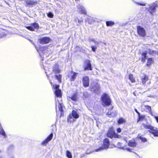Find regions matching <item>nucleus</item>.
<instances>
[{
  "mask_svg": "<svg viewBox=\"0 0 158 158\" xmlns=\"http://www.w3.org/2000/svg\"><path fill=\"white\" fill-rule=\"evenodd\" d=\"M109 141L107 138L103 140V145L102 146L100 147L97 149H96L95 151L98 152L107 149L109 145Z\"/></svg>",
  "mask_w": 158,
  "mask_h": 158,
  "instance_id": "39448f33",
  "label": "nucleus"
},
{
  "mask_svg": "<svg viewBox=\"0 0 158 158\" xmlns=\"http://www.w3.org/2000/svg\"><path fill=\"white\" fill-rule=\"evenodd\" d=\"M128 145L130 147H134L136 146V144L134 140H131L129 141Z\"/></svg>",
  "mask_w": 158,
  "mask_h": 158,
  "instance_id": "5701e85b",
  "label": "nucleus"
},
{
  "mask_svg": "<svg viewBox=\"0 0 158 158\" xmlns=\"http://www.w3.org/2000/svg\"><path fill=\"white\" fill-rule=\"evenodd\" d=\"M56 111L57 112V109L56 108Z\"/></svg>",
  "mask_w": 158,
  "mask_h": 158,
  "instance_id": "603ef678",
  "label": "nucleus"
},
{
  "mask_svg": "<svg viewBox=\"0 0 158 158\" xmlns=\"http://www.w3.org/2000/svg\"><path fill=\"white\" fill-rule=\"evenodd\" d=\"M84 70H92L91 65L89 60H85L84 64Z\"/></svg>",
  "mask_w": 158,
  "mask_h": 158,
  "instance_id": "9d476101",
  "label": "nucleus"
},
{
  "mask_svg": "<svg viewBox=\"0 0 158 158\" xmlns=\"http://www.w3.org/2000/svg\"><path fill=\"white\" fill-rule=\"evenodd\" d=\"M149 132L153 134L154 136H158V131L154 127L152 130H149Z\"/></svg>",
  "mask_w": 158,
  "mask_h": 158,
  "instance_id": "6ab92c4d",
  "label": "nucleus"
},
{
  "mask_svg": "<svg viewBox=\"0 0 158 158\" xmlns=\"http://www.w3.org/2000/svg\"><path fill=\"white\" fill-rule=\"evenodd\" d=\"M145 117V116L144 115H141L140 114H139V118L137 120V122H138L140 120H143Z\"/></svg>",
  "mask_w": 158,
  "mask_h": 158,
  "instance_id": "7c9ffc66",
  "label": "nucleus"
},
{
  "mask_svg": "<svg viewBox=\"0 0 158 158\" xmlns=\"http://www.w3.org/2000/svg\"><path fill=\"white\" fill-rule=\"evenodd\" d=\"M69 98L73 101H76L77 99V94L76 93H74Z\"/></svg>",
  "mask_w": 158,
  "mask_h": 158,
  "instance_id": "4be33fe9",
  "label": "nucleus"
},
{
  "mask_svg": "<svg viewBox=\"0 0 158 158\" xmlns=\"http://www.w3.org/2000/svg\"><path fill=\"white\" fill-rule=\"evenodd\" d=\"M43 65L44 67V69H45V67H44V65Z\"/></svg>",
  "mask_w": 158,
  "mask_h": 158,
  "instance_id": "864d4df0",
  "label": "nucleus"
},
{
  "mask_svg": "<svg viewBox=\"0 0 158 158\" xmlns=\"http://www.w3.org/2000/svg\"><path fill=\"white\" fill-rule=\"evenodd\" d=\"M129 80L131 81L132 83H134L135 82V80L133 77L132 74H130L129 76Z\"/></svg>",
  "mask_w": 158,
  "mask_h": 158,
  "instance_id": "bb28decb",
  "label": "nucleus"
},
{
  "mask_svg": "<svg viewBox=\"0 0 158 158\" xmlns=\"http://www.w3.org/2000/svg\"><path fill=\"white\" fill-rule=\"evenodd\" d=\"M91 91H94V88H91Z\"/></svg>",
  "mask_w": 158,
  "mask_h": 158,
  "instance_id": "de8ad7c7",
  "label": "nucleus"
},
{
  "mask_svg": "<svg viewBox=\"0 0 158 158\" xmlns=\"http://www.w3.org/2000/svg\"><path fill=\"white\" fill-rule=\"evenodd\" d=\"M28 40L35 46L36 50L39 52L41 57H42V56H43V57L44 56L47 57L48 55L49 54V52H48L49 50V49L45 47H42L40 48L39 50L38 48L36 47L35 44L32 40L30 39H28Z\"/></svg>",
  "mask_w": 158,
  "mask_h": 158,
  "instance_id": "f03ea898",
  "label": "nucleus"
},
{
  "mask_svg": "<svg viewBox=\"0 0 158 158\" xmlns=\"http://www.w3.org/2000/svg\"><path fill=\"white\" fill-rule=\"evenodd\" d=\"M38 40L40 44H44L49 43L51 40V39L49 37H45L40 38Z\"/></svg>",
  "mask_w": 158,
  "mask_h": 158,
  "instance_id": "6e6552de",
  "label": "nucleus"
},
{
  "mask_svg": "<svg viewBox=\"0 0 158 158\" xmlns=\"http://www.w3.org/2000/svg\"><path fill=\"white\" fill-rule=\"evenodd\" d=\"M119 148L122 149L123 150H126L128 151H130V152L131 151V148H124L123 147H122L121 148Z\"/></svg>",
  "mask_w": 158,
  "mask_h": 158,
  "instance_id": "4c0bfd02",
  "label": "nucleus"
},
{
  "mask_svg": "<svg viewBox=\"0 0 158 158\" xmlns=\"http://www.w3.org/2000/svg\"><path fill=\"white\" fill-rule=\"evenodd\" d=\"M148 77L145 75H143V76L141 77V82L143 84H144L146 82L148 81Z\"/></svg>",
  "mask_w": 158,
  "mask_h": 158,
  "instance_id": "dca6fc26",
  "label": "nucleus"
},
{
  "mask_svg": "<svg viewBox=\"0 0 158 158\" xmlns=\"http://www.w3.org/2000/svg\"><path fill=\"white\" fill-rule=\"evenodd\" d=\"M106 24L107 26H111L114 25V23L111 21H107L106 22Z\"/></svg>",
  "mask_w": 158,
  "mask_h": 158,
  "instance_id": "393cba45",
  "label": "nucleus"
},
{
  "mask_svg": "<svg viewBox=\"0 0 158 158\" xmlns=\"http://www.w3.org/2000/svg\"><path fill=\"white\" fill-rule=\"evenodd\" d=\"M142 126L145 129H149V130H152L154 127L152 126L151 125L148 124H143Z\"/></svg>",
  "mask_w": 158,
  "mask_h": 158,
  "instance_id": "aec40b11",
  "label": "nucleus"
},
{
  "mask_svg": "<svg viewBox=\"0 0 158 158\" xmlns=\"http://www.w3.org/2000/svg\"><path fill=\"white\" fill-rule=\"evenodd\" d=\"M85 22H88L89 24H91L95 22V20L92 18L87 17L85 19Z\"/></svg>",
  "mask_w": 158,
  "mask_h": 158,
  "instance_id": "a211bd4d",
  "label": "nucleus"
},
{
  "mask_svg": "<svg viewBox=\"0 0 158 158\" xmlns=\"http://www.w3.org/2000/svg\"><path fill=\"white\" fill-rule=\"evenodd\" d=\"M133 2L135 3L136 4L138 5V6H144L146 5L145 3H139L135 1L132 0Z\"/></svg>",
  "mask_w": 158,
  "mask_h": 158,
  "instance_id": "2f4dec72",
  "label": "nucleus"
},
{
  "mask_svg": "<svg viewBox=\"0 0 158 158\" xmlns=\"http://www.w3.org/2000/svg\"><path fill=\"white\" fill-rule=\"evenodd\" d=\"M56 79L58 80L59 81L61 82V76L60 75H56Z\"/></svg>",
  "mask_w": 158,
  "mask_h": 158,
  "instance_id": "473e14b6",
  "label": "nucleus"
},
{
  "mask_svg": "<svg viewBox=\"0 0 158 158\" xmlns=\"http://www.w3.org/2000/svg\"><path fill=\"white\" fill-rule=\"evenodd\" d=\"M144 107L145 108L147 109L149 112H151V108L150 106H144ZM151 114H152V113H151Z\"/></svg>",
  "mask_w": 158,
  "mask_h": 158,
  "instance_id": "72a5a7b5",
  "label": "nucleus"
},
{
  "mask_svg": "<svg viewBox=\"0 0 158 158\" xmlns=\"http://www.w3.org/2000/svg\"><path fill=\"white\" fill-rule=\"evenodd\" d=\"M148 52L150 54H152V53H154L155 51L153 50H151L150 49H148Z\"/></svg>",
  "mask_w": 158,
  "mask_h": 158,
  "instance_id": "58836bf2",
  "label": "nucleus"
},
{
  "mask_svg": "<svg viewBox=\"0 0 158 158\" xmlns=\"http://www.w3.org/2000/svg\"><path fill=\"white\" fill-rule=\"evenodd\" d=\"M139 138L143 142H145L147 141V139L141 136L139 137Z\"/></svg>",
  "mask_w": 158,
  "mask_h": 158,
  "instance_id": "e433bc0d",
  "label": "nucleus"
},
{
  "mask_svg": "<svg viewBox=\"0 0 158 158\" xmlns=\"http://www.w3.org/2000/svg\"><path fill=\"white\" fill-rule=\"evenodd\" d=\"M47 16L48 17L50 18H52L53 17V14L51 12H49L47 14Z\"/></svg>",
  "mask_w": 158,
  "mask_h": 158,
  "instance_id": "f704fd0d",
  "label": "nucleus"
},
{
  "mask_svg": "<svg viewBox=\"0 0 158 158\" xmlns=\"http://www.w3.org/2000/svg\"><path fill=\"white\" fill-rule=\"evenodd\" d=\"M76 1H78L79 0H75Z\"/></svg>",
  "mask_w": 158,
  "mask_h": 158,
  "instance_id": "8fccbe9b",
  "label": "nucleus"
},
{
  "mask_svg": "<svg viewBox=\"0 0 158 158\" xmlns=\"http://www.w3.org/2000/svg\"><path fill=\"white\" fill-rule=\"evenodd\" d=\"M59 85H53V88L55 89L54 93L56 97L55 98L56 105V106L57 103H58L59 110L60 111L61 115L62 112H63V105L61 102L62 94L61 90L59 89Z\"/></svg>",
  "mask_w": 158,
  "mask_h": 158,
  "instance_id": "f257e3e1",
  "label": "nucleus"
},
{
  "mask_svg": "<svg viewBox=\"0 0 158 158\" xmlns=\"http://www.w3.org/2000/svg\"><path fill=\"white\" fill-rule=\"evenodd\" d=\"M125 122V120L122 118H119L118 121V124H121Z\"/></svg>",
  "mask_w": 158,
  "mask_h": 158,
  "instance_id": "c85d7f7f",
  "label": "nucleus"
},
{
  "mask_svg": "<svg viewBox=\"0 0 158 158\" xmlns=\"http://www.w3.org/2000/svg\"><path fill=\"white\" fill-rule=\"evenodd\" d=\"M107 115L108 116L111 117H114V116H116V114H113V113H108L107 114Z\"/></svg>",
  "mask_w": 158,
  "mask_h": 158,
  "instance_id": "c9c22d12",
  "label": "nucleus"
},
{
  "mask_svg": "<svg viewBox=\"0 0 158 158\" xmlns=\"http://www.w3.org/2000/svg\"><path fill=\"white\" fill-rule=\"evenodd\" d=\"M89 78L87 76L83 78V84L85 87H87L89 85Z\"/></svg>",
  "mask_w": 158,
  "mask_h": 158,
  "instance_id": "ddd939ff",
  "label": "nucleus"
},
{
  "mask_svg": "<svg viewBox=\"0 0 158 158\" xmlns=\"http://www.w3.org/2000/svg\"><path fill=\"white\" fill-rule=\"evenodd\" d=\"M50 82V83H51V85H52V82Z\"/></svg>",
  "mask_w": 158,
  "mask_h": 158,
  "instance_id": "5fc2aeb1",
  "label": "nucleus"
},
{
  "mask_svg": "<svg viewBox=\"0 0 158 158\" xmlns=\"http://www.w3.org/2000/svg\"><path fill=\"white\" fill-rule=\"evenodd\" d=\"M147 53L146 52H143L142 53L141 60L142 62H144L145 61V60L147 58L146 55Z\"/></svg>",
  "mask_w": 158,
  "mask_h": 158,
  "instance_id": "b1692460",
  "label": "nucleus"
},
{
  "mask_svg": "<svg viewBox=\"0 0 158 158\" xmlns=\"http://www.w3.org/2000/svg\"><path fill=\"white\" fill-rule=\"evenodd\" d=\"M94 42H95V43H96V41H94Z\"/></svg>",
  "mask_w": 158,
  "mask_h": 158,
  "instance_id": "3c124183",
  "label": "nucleus"
},
{
  "mask_svg": "<svg viewBox=\"0 0 158 158\" xmlns=\"http://www.w3.org/2000/svg\"><path fill=\"white\" fill-rule=\"evenodd\" d=\"M83 22V20H80L78 19V23H81Z\"/></svg>",
  "mask_w": 158,
  "mask_h": 158,
  "instance_id": "37998d69",
  "label": "nucleus"
},
{
  "mask_svg": "<svg viewBox=\"0 0 158 158\" xmlns=\"http://www.w3.org/2000/svg\"><path fill=\"white\" fill-rule=\"evenodd\" d=\"M72 115L73 118L75 119H77L79 117V114L77 113V112L74 110H73L72 111Z\"/></svg>",
  "mask_w": 158,
  "mask_h": 158,
  "instance_id": "412c9836",
  "label": "nucleus"
},
{
  "mask_svg": "<svg viewBox=\"0 0 158 158\" xmlns=\"http://www.w3.org/2000/svg\"><path fill=\"white\" fill-rule=\"evenodd\" d=\"M74 20L75 22H77V19H74Z\"/></svg>",
  "mask_w": 158,
  "mask_h": 158,
  "instance_id": "09e8293b",
  "label": "nucleus"
},
{
  "mask_svg": "<svg viewBox=\"0 0 158 158\" xmlns=\"http://www.w3.org/2000/svg\"><path fill=\"white\" fill-rule=\"evenodd\" d=\"M101 100L104 106H108L110 105L111 100L109 96L106 94H104L101 97Z\"/></svg>",
  "mask_w": 158,
  "mask_h": 158,
  "instance_id": "20e7f679",
  "label": "nucleus"
},
{
  "mask_svg": "<svg viewBox=\"0 0 158 158\" xmlns=\"http://www.w3.org/2000/svg\"><path fill=\"white\" fill-rule=\"evenodd\" d=\"M152 115L154 117V118L156 119L157 122V123H158V116H155V115H154L153 114H152Z\"/></svg>",
  "mask_w": 158,
  "mask_h": 158,
  "instance_id": "a19ab883",
  "label": "nucleus"
},
{
  "mask_svg": "<svg viewBox=\"0 0 158 158\" xmlns=\"http://www.w3.org/2000/svg\"><path fill=\"white\" fill-rule=\"evenodd\" d=\"M76 47L77 48H78L77 49V51H80L81 49H80V48L78 46H76Z\"/></svg>",
  "mask_w": 158,
  "mask_h": 158,
  "instance_id": "a18cd8bd",
  "label": "nucleus"
},
{
  "mask_svg": "<svg viewBox=\"0 0 158 158\" xmlns=\"http://www.w3.org/2000/svg\"><path fill=\"white\" fill-rule=\"evenodd\" d=\"M53 136V134L51 133L47 138L43 141L41 143L42 145L46 146L48 143L52 139Z\"/></svg>",
  "mask_w": 158,
  "mask_h": 158,
  "instance_id": "9b49d317",
  "label": "nucleus"
},
{
  "mask_svg": "<svg viewBox=\"0 0 158 158\" xmlns=\"http://www.w3.org/2000/svg\"><path fill=\"white\" fill-rule=\"evenodd\" d=\"M25 2L26 6H32L33 5L37 3V2L36 1L30 0H26Z\"/></svg>",
  "mask_w": 158,
  "mask_h": 158,
  "instance_id": "4468645a",
  "label": "nucleus"
},
{
  "mask_svg": "<svg viewBox=\"0 0 158 158\" xmlns=\"http://www.w3.org/2000/svg\"><path fill=\"white\" fill-rule=\"evenodd\" d=\"M53 71L56 74L59 73L60 72V70L59 69L58 65L55 64L53 68Z\"/></svg>",
  "mask_w": 158,
  "mask_h": 158,
  "instance_id": "f3484780",
  "label": "nucleus"
},
{
  "mask_svg": "<svg viewBox=\"0 0 158 158\" xmlns=\"http://www.w3.org/2000/svg\"><path fill=\"white\" fill-rule=\"evenodd\" d=\"M66 156L68 158H72V156L71 153L68 150L66 152Z\"/></svg>",
  "mask_w": 158,
  "mask_h": 158,
  "instance_id": "c756f323",
  "label": "nucleus"
},
{
  "mask_svg": "<svg viewBox=\"0 0 158 158\" xmlns=\"http://www.w3.org/2000/svg\"><path fill=\"white\" fill-rule=\"evenodd\" d=\"M135 111L138 114H140V113L136 109H135Z\"/></svg>",
  "mask_w": 158,
  "mask_h": 158,
  "instance_id": "49530a36",
  "label": "nucleus"
},
{
  "mask_svg": "<svg viewBox=\"0 0 158 158\" xmlns=\"http://www.w3.org/2000/svg\"><path fill=\"white\" fill-rule=\"evenodd\" d=\"M153 60L152 58H148V59L147 65L149 66L152 63Z\"/></svg>",
  "mask_w": 158,
  "mask_h": 158,
  "instance_id": "a878e982",
  "label": "nucleus"
},
{
  "mask_svg": "<svg viewBox=\"0 0 158 158\" xmlns=\"http://www.w3.org/2000/svg\"><path fill=\"white\" fill-rule=\"evenodd\" d=\"M77 10L81 14L85 15L86 14V11L85 8L82 5L79 4L77 6Z\"/></svg>",
  "mask_w": 158,
  "mask_h": 158,
  "instance_id": "1a4fd4ad",
  "label": "nucleus"
},
{
  "mask_svg": "<svg viewBox=\"0 0 158 158\" xmlns=\"http://www.w3.org/2000/svg\"><path fill=\"white\" fill-rule=\"evenodd\" d=\"M117 145L118 147L121 146V143L120 142H118Z\"/></svg>",
  "mask_w": 158,
  "mask_h": 158,
  "instance_id": "c03bdc74",
  "label": "nucleus"
},
{
  "mask_svg": "<svg viewBox=\"0 0 158 158\" xmlns=\"http://www.w3.org/2000/svg\"><path fill=\"white\" fill-rule=\"evenodd\" d=\"M77 73L72 71L70 73V75L69 76V77L70 78V80L71 81H74L75 79Z\"/></svg>",
  "mask_w": 158,
  "mask_h": 158,
  "instance_id": "2eb2a0df",
  "label": "nucleus"
},
{
  "mask_svg": "<svg viewBox=\"0 0 158 158\" xmlns=\"http://www.w3.org/2000/svg\"><path fill=\"white\" fill-rule=\"evenodd\" d=\"M121 129L120 128H118L117 129V131L118 132L120 133L121 132Z\"/></svg>",
  "mask_w": 158,
  "mask_h": 158,
  "instance_id": "79ce46f5",
  "label": "nucleus"
},
{
  "mask_svg": "<svg viewBox=\"0 0 158 158\" xmlns=\"http://www.w3.org/2000/svg\"><path fill=\"white\" fill-rule=\"evenodd\" d=\"M107 136L111 138H119L121 137V136L115 133L113 129L112 128H109L107 134Z\"/></svg>",
  "mask_w": 158,
  "mask_h": 158,
  "instance_id": "423d86ee",
  "label": "nucleus"
},
{
  "mask_svg": "<svg viewBox=\"0 0 158 158\" xmlns=\"http://www.w3.org/2000/svg\"><path fill=\"white\" fill-rule=\"evenodd\" d=\"M26 27L31 31H34V29H38L39 28V26L38 23H35L31 24V26H27Z\"/></svg>",
  "mask_w": 158,
  "mask_h": 158,
  "instance_id": "f8f14e48",
  "label": "nucleus"
},
{
  "mask_svg": "<svg viewBox=\"0 0 158 158\" xmlns=\"http://www.w3.org/2000/svg\"><path fill=\"white\" fill-rule=\"evenodd\" d=\"M137 31L138 34L142 37H144L146 35L145 29L140 26H138L137 27Z\"/></svg>",
  "mask_w": 158,
  "mask_h": 158,
  "instance_id": "0eeeda50",
  "label": "nucleus"
},
{
  "mask_svg": "<svg viewBox=\"0 0 158 158\" xmlns=\"http://www.w3.org/2000/svg\"><path fill=\"white\" fill-rule=\"evenodd\" d=\"M158 6V4L154 2L148 5L145 8L150 14L152 15L156 11V7Z\"/></svg>",
  "mask_w": 158,
  "mask_h": 158,
  "instance_id": "7ed1b4c3",
  "label": "nucleus"
},
{
  "mask_svg": "<svg viewBox=\"0 0 158 158\" xmlns=\"http://www.w3.org/2000/svg\"><path fill=\"white\" fill-rule=\"evenodd\" d=\"M91 48H92V51L93 52H95V50L97 48L95 46H92Z\"/></svg>",
  "mask_w": 158,
  "mask_h": 158,
  "instance_id": "ea45409f",
  "label": "nucleus"
},
{
  "mask_svg": "<svg viewBox=\"0 0 158 158\" xmlns=\"http://www.w3.org/2000/svg\"><path fill=\"white\" fill-rule=\"evenodd\" d=\"M0 134L4 136V137H5L6 136L4 131L2 127H0Z\"/></svg>",
  "mask_w": 158,
  "mask_h": 158,
  "instance_id": "cd10ccee",
  "label": "nucleus"
}]
</instances>
